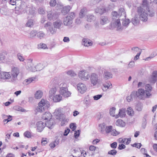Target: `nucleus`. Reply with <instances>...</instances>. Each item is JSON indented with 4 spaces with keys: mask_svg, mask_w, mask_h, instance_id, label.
<instances>
[{
    "mask_svg": "<svg viewBox=\"0 0 157 157\" xmlns=\"http://www.w3.org/2000/svg\"><path fill=\"white\" fill-rule=\"evenodd\" d=\"M112 21L111 23L112 27L117 28L118 30H122L121 27L120 20L125 18L126 14L123 8H120L117 13L116 11H113L112 13Z\"/></svg>",
    "mask_w": 157,
    "mask_h": 157,
    "instance_id": "nucleus-1",
    "label": "nucleus"
},
{
    "mask_svg": "<svg viewBox=\"0 0 157 157\" xmlns=\"http://www.w3.org/2000/svg\"><path fill=\"white\" fill-rule=\"evenodd\" d=\"M144 9L141 7L137 8V13L140 16V19L141 20L144 21H147V15L151 17H153L155 14V11L152 9H149L148 10V13L145 12Z\"/></svg>",
    "mask_w": 157,
    "mask_h": 157,
    "instance_id": "nucleus-2",
    "label": "nucleus"
},
{
    "mask_svg": "<svg viewBox=\"0 0 157 157\" xmlns=\"http://www.w3.org/2000/svg\"><path fill=\"white\" fill-rule=\"evenodd\" d=\"M90 78V83L93 86L99 84L100 82V75L95 73H91Z\"/></svg>",
    "mask_w": 157,
    "mask_h": 157,
    "instance_id": "nucleus-3",
    "label": "nucleus"
},
{
    "mask_svg": "<svg viewBox=\"0 0 157 157\" xmlns=\"http://www.w3.org/2000/svg\"><path fill=\"white\" fill-rule=\"evenodd\" d=\"M60 90L59 92L61 95L64 98H67L70 96L71 93L68 91L67 87V84L65 83H62L60 85Z\"/></svg>",
    "mask_w": 157,
    "mask_h": 157,
    "instance_id": "nucleus-4",
    "label": "nucleus"
},
{
    "mask_svg": "<svg viewBox=\"0 0 157 157\" xmlns=\"http://www.w3.org/2000/svg\"><path fill=\"white\" fill-rule=\"evenodd\" d=\"M136 92V96L140 99H143L145 97H149L151 94L148 91H146L143 89H139Z\"/></svg>",
    "mask_w": 157,
    "mask_h": 157,
    "instance_id": "nucleus-5",
    "label": "nucleus"
},
{
    "mask_svg": "<svg viewBox=\"0 0 157 157\" xmlns=\"http://www.w3.org/2000/svg\"><path fill=\"white\" fill-rule=\"evenodd\" d=\"M19 72V70L18 68L14 67L12 68L11 71V76L10 78L12 82H14L17 79V76Z\"/></svg>",
    "mask_w": 157,
    "mask_h": 157,
    "instance_id": "nucleus-6",
    "label": "nucleus"
},
{
    "mask_svg": "<svg viewBox=\"0 0 157 157\" xmlns=\"http://www.w3.org/2000/svg\"><path fill=\"white\" fill-rule=\"evenodd\" d=\"M44 27L47 31H49L52 34H55L56 33V29L54 26L53 27L52 25V23L50 22H48L45 24Z\"/></svg>",
    "mask_w": 157,
    "mask_h": 157,
    "instance_id": "nucleus-7",
    "label": "nucleus"
},
{
    "mask_svg": "<svg viewBox=\"0 0 157 157\" xmlns=\"http://www.w3.org/2000/svg\"><path fill=\"white\" fill-rule=\"evenodd\" d=\"M59 16V14L56 12L50 11L47 12V18L50 21L55 20Z\"/></svg>",
    "mask_w": 157,
    "mask_h": 157,
    "instance_id": "nucleus-8",
    "label": "nucleus"
},
{
    "mask_svg": "<svg viewBox=\"0 0 157 157\" xmlns=\"http://www.w3.org/2000/svg\"><path fill=\"white\" fill-rule=\"evenodd\" d=\"M78 76L82 80L86 81L88 80L90 78V75L85 70L80 71L78 73Z\"/></svg>",
    "mask_w": 157,
    "mask_h": 157,
    "instance_id": "nucleus-9",
    "label": "nucleus"
},
{
    "mask_svg": "<svg viewBox=\"0 0 157 157\" xmlns=\"http://www.w3.org/2000/svg\"><path fill=\"white\" fill-rule=\"evenodd\" d=\"M38 104L41 105L42 107L44 108L45 110L47 109L50 106L49 102L46 100L42 99L39 102Z\"/></svg>",
    "mask_w": 157,
    "mask_h": 157,
    "instance_id": "nucleus-10",
    "label": "nucleus"
},
{
    "mask_svg": "<svg viewBox=\"0 0 157 157\" xmlns=\"http://www.w3.org/2000/svg\"><path fill=\"white\" fill-rule=\"evenodd\" d=\"M77 88L78 91L82 94L84 93L86 90V85L82 83H79L78 84Z\"/></svg>",
    "mask_w": 157,
    "mask_h": 157,
    "instance_id": "nucleus-11",
    "label": "nucleus"
},
{
    "mask_svg": "<svg viewBox=\"0 0 157 157\" xmlns=\"http://www.w3.org/2000/svg\"><path fill=\"white\" fill-rule=\"evenodd\" d=\"M37 130L39 132H41L46 126V124L42 121H39L36 124Z\"/></svg>",
    "mask_w": 157,
    "mask_h": 157,
    "instance_id": "nucleus-12",
    "label": "nucleus"
},
{
    "mask_svg": "<svg viewBox=\"0 0 157 157\" xmlns=\"http://www.w3.org/2000/svg\"><path fill=\"white\" fill-rule=\"evenodd\" d=\"M157 79V71H153L151 75L149 78V81L151 83H155Z\"/></svg>",
    "mask_w": 157,
    "mask_h": 157,
    "instance_id": "nucleus-13",
    "label": "nucleus"
},
{
    "mask_svg": "<svg viewBox=\"0 0 157 157\" xmlns=\"http://www.w3.org/2000/svg\"><path fill=\"white\" fill-rule=\"evenodd\" d=\"M72 22L73 21L71 19H70L69 18V17H66L63 19V23L65 25L71 27L72 26L71 25L72 24Z\"/></svg>",
    "mask_w": 157,
    "mask_h": 157,
    "instance_id": "nucleus-14",
    "label": "nucleus"
},
{
    "mask_svg": "<svg viewBox=\"0 0 157 157\" xmlns=\"http://www.w3.org/2000/svg\"><path fill=\"white\" fill-rule=\"evenodd\" d=\"M109 20L106 16H101L100 18V23L101 25H104L109 23Z\"/></svg>",
    "mask_w": 157,
    "mask_h": 157,
    "instance_id": "nucleus-15",
    "label": "nucleus"
},
{
    "mask_svg": "<svg viewBox=\"0 0 157 157\" xmlns=\"http://www.w3.org/2000/svg\"><path fill=\"white\" fill-rule=\"evenodd\" d=\"M105 11V9L103 6L98 7L95 10V12L96 13H99L101 14H103Z\"/></svg>",
    "mask_w": 157,
    "mask_h": 157,
    "instance_id": "nucleus-16",
    "label": "nucleus"
},
{
    "mask_svg": "<svg viewBox=\"0 0 157 157\" xmlns=\"http://www.w3.org/2000/svg\"><path fill=\"white\" fill-rule=\"evenodd\" d=\"M52 115L51 113L48 112H46L43 114L42 118L44 120L48 121L52 119Z\"/></svg>",
    "mask_w": 157,
    "mask_h": 157,
    "instance_id": "nucleus-17",
    "label": "nucleus"
},
{
    "mask_svg": "<svg viewBox=\"0 0 157 157\" xmlns=\"http://www.w3.org/2000/svg\"><path fill=\"white\" fill-rule=\"evenodd\" d=\"M57 119L61 121V126H63L64 125L66 124L67 123V121L64 115H61V117H56Z\"/></svg>",
    "mask_w": 157,
    "mask_h": 157,
    "instance_id": "nucleus-18",
    "label": "nucleus"
},
{
    "mask_svg": "<svg viewBox=\"0 0 157 157\" xmlns=\"http://www.w3.org/2000/svg\"><path fill=\"white\" fill-rule=\"evenodd\" d=\"M53 98H51V101H53L54 102H58L60 101L62 99V97L59 94H57L54 96Z\"/></svg>",
    "mask_w": 157,
    "mask_h": 157,
    "instance_id": "nucleus-19",
    "label": "nucleus"
},
{
    "mask_svg": "<svg viewBox=\"0 0 157 157\" xmlns=\"http://www.w3.org/2000/svg\"><path fill=\"white\" fill-rule=\"evenodd\" d=\"M103 77L105 79H108L112 78V74L111 72L105 71L104 72Z\"/></svg>",
    "mask_w": 157,
    "mask_h": 157,
    "instance_id": "nucleus-20",
    "label": "nucleus"
},
{
    "mask_svg": "<svg viewBox=\"0 0 157 157\" xmlns=\"http://www.w3.org/2000/svg\"><path fill=\"white\" fill-rule=\"evenodd\" d=\"M54 26L56 29H59L62 25V22L61 20H59L53 23Z\"/></svg>",
    "mask_w": 157,
    "mask_h": 157,
    "instance_id": "nucleus-21",
    "label": "nucleus"
},
{
    "mask_svg": "<svg viewBox=\"0 0 157 157\" xmlns=\"http://www.w3.org/2000/svg\"><path fill=\"white\" fill-rule=\"evenodd\" d=\"M125 109H120L118 115H116L115 116L116 118H118L119 117H124L125 115Z\"/></svg>",
    "mask_w": 157,
    "mask_h": 157,
    "instance_id": "nucleus-22",
    "label": "nucleus"
},
{
    "mask_svg": "<svg viewBox=\"0 0 157 157\" xmlns=\"http://www.w3.org/2000/svg\"><path fill=\"white\" fill-rule=\"evenodd\" d=\"M82 44L85 46L88 47L92 45V43L87 39H83L82 40Z\"/></svg>",
    "mask_w": 157,
    "mask_h": 157,
    "instance_id": "nucleus-23",
    "label": "nucleus"
},
{
    "mask_svg": "<svg viewBox=\"0 0 157 157\" xmlns=\"http://www.w3.org/2000/svg\"><path fill=\"white\" fill-rule=\"evenodd\" d=\"M86 17L87 21L90 22L95 21L96 19V17L91 14L87 15Z\"/></svg>",
    "mask_w": 157,
    "mask_h": 157,
    "instance_id": "nucleus-24",
    "label": "nucleus"
},
{
    "mask_svg": "<svg viewBox=\"0 0 157 157\" xmlns=\"http://www.w3.org/2000/svg\"><path fill=\"white\" fill-rule=\"evenodd\" d=\"M56 92V89L55 87L51 88L49 91V98L50 99L53 98Z\"/></svg>",
    "mask_w": 157,
    "mask_h": 157,
    "instance_id": "nucleus-25",
    "label": "nucleus"
},
{
    "mask_svg": "<svg viewBox=\"0 0 157 157\" xmlns=\"http://www.w3.org/2000/svg\"><path fill=\"white\" fill-rule=\"evenodd\" d=\"M71 9V7L70 6H65L63 8V9L61 11V12L63 14L65 15L67 13L70 11Z\"/></svg>",
    "mask_w": 157,
    "mask_h": 157,
    "instance_id": "nucleus-26",
    "label": "nucleus"
},
{
    "mask_svg": "<svg viewBox=\"0 0 157 157\" xmlns=\"http://www.w3.org/2000/svg\"><path fill=\"white\" fill-rule=\"evenodd\" d=\"M43 95V92L40 90L36 91L35 94V98L36 99H39L41 98Z\"/></svg>",
    "mask_w": 157,
    "mask_h": 157,
    "instance_id": "nucleus-27",
    "label": "nucleus"
},
{
    "mask_svg": "<svg viewBox=\"0 0 157 157\" xmlns=\"http://www.w3.org/2000/svg\"><path fill=\"white\" fill-rule=\"evenodd\" d=\"M61 109H56L54 113L55 116H56V117H61V115H64L61 113Z\"/></svg>",
    "mask_w": 157,
    "mask_h": 157,
    "instance_id": "nucleus-28",
    "label": "nucleus"
},
{
    "mask_svg": "<svg viewBox=\"0 0 157 157\" xmlns=\"http://www.w3.org/2000/svg\"><path fill=\"white\" fill-rule=\"evenodd\" d=\"M45 124H46V126L49 128H51L54 124V122L53 120L51 119L50 120L47 121Z\"/></svg>",
    "mask_w": 157,
    "mask_h": 157,
    "instance_id": "nucleus-29",
    "label": "nucleus"
},
{
    "mask_svg": "<svg viewBox=\"0 0 157 157\" xmlns=\"http://www.w3.org/2000/svg\"><path fill=\"white\" fill-rule=\"evenodd\" d=\"M103 87L102 88V90L104 91H105L109 89L110 86H112V85L110 82H106L103 84Z\"/></svg>",
    "mask_w": 157,
    "mask_h": 157,
    "instance_id": "nucleus-30",
    "label": "nucleus"
},
{
    "mask_svg": "<svg viewBox=\"0 0 157 157\" xmlns=\"http://www.w3.org/2000/svg\"><path fill=\"white\" fill-rule=\"evenodd\" d=\"M139 20L137 16H136L132 19V22L135 25H137L139 23Z\"/></svg>",
    "mask_w": 157,
    "mask_h": 157,
    "instance_id": "nucleus-31",
    "label": "nucleus"
},
{
    "mask_svg": "<svg viewBox=\"0 0 157 157\" xmlns=\"http://www.w3.org/2000/svg\"><path fill=\"white\" fill-rule=\"evenodd\" d=\"M116 124L117 126L123 127L124 125V123L121 119H118L116 122Z\"/></svg>",
    "mask_w": 157,
    "mask_h": 157,
    "instance_id": "nucleus-32",
    "label": "nucleus"
},
{
    "mask_svg": "<svg viewBox=\"0 0 157 157\" xmlns=\"http://www.w3.org/2000/svg\"><path fill=\"white\" fill-rule=\"evenodd\" d=\"M106 126L104 123L101 124L99 125V130L102 133L105 132Z\"/></svg>",
    "mask_w": 157,
    "mask_h": 157,
    "instance_id": "nucleus-33",
    "label": "nucleus"
},
{
    "mask_svg": "<svg viewBox=\"0 0 157 157\" xmlns=\"http://www.w3.org/2000/svg\"><path fill=\"white\" fill-rule=\"evenodd\" d=\"M127 113L128 115L132 116L134 114V112L132 109L131 107H128L127 110Z\"/></svg>",
    "mask_w": 157,
    "mask_h": 157,
    "instance_id": "nucleus-34",
    "label": "nucleus"
},
{
    "mask_svg": "<svg viewBox=\"0 0 157 157\" xmlns=\"http://www.w3.org/2000/svg\"><path fill=\"white\" fill-rule=\"evenodd\" d=\"M122 20V24L124 26H127L130 22L129 19H126V18Z\"/></svg>",
    "mask_w": 157,
    "mask_h": 157,
    "instance_id": "nucleus-35",
    "label": "nucleus"
},
{
    "mask_svg": "<svg viewBox=\"0 0 157 157\" xmlns=\"http://www.w3.org/2000/svg\"><path fill=\"white\" fill-rule=\"evenodd\" d=\"M34 23L32 19H30L27 21L25 25L27 27H32L34 25Z\"/></svg>",
    "mask_w": 157,
    "mask_h": 157,
    "instance_id": "nucleus-36",
    "label": "nucleus"
},
{
    "mask_svg": "<svg viewBox=\"0 0 157 157\" xmlns=\"http://www.w3.org/2000/svg\"><path fill=\"white\" fill-rule=\"evenodd\" d=\"M86 9L85 8H83L80 10L79 14V17L80 18H82L83 17L85 14V10Z\"/></svg>",
    "mask_w": 157,
    "mask_h": 157,
    "instance_id": "nucleus-37",
    "label": "nucleus"
},
{
    "mask_svg": "<svg viewBox=\"0 0 157 157\" xmlns=\"http://www.w3.org/2000/svg\"><path fill=\"white\" fill-rule=\"evenodd\" d=\"M45 110L44 108L42 107L41 105L38 104V106L37 107L36 109V111L37 112H42Z\"/></svg>",
    "mask_w": 157,
    "mask_h": 157,
    "instance_id": "nucleus-38",
    "label": "nucleus"
},
{
    "mask_svg": "<svg viewBox=\"0 0 157 157\" xmlns=\"http://www.w3.org/2000/svg\"><path fill=\"white\" fill-rule=\"evenodd\" d=\"M44 66L41 63H39L36 66V68L37 71H40L43 69Z\"/></svg>",
    "mask_w": 157,
    "mask_h": 157,
    "instance_id": "nucleus-39",
    "label": "nucleus"
},
{
    "mask_svg": "<svg viewBox=\"0 0 157 157\" xmlns=\"http://www.w3.org/2000/svg\"><path fill=\"white\" fill-rule=\"evenodd\" d=\"M143 105L141 103L138 104L135 107L136 110L139 111H141Z\"/></svg>",
    "mask_w": 157,
    "mask_h": 157,
    "instance_id": "nucleus-40",
    "label": "nucleus"
},
{
    "mask_svg": "<svg viewBox=\"0 0 157 157\" xmlns=\"http://www.w3.org/2000/svg\"><path fill=\"white\" fill-rule=\"evenodd\" d=\"M112 129V127L111 126H106L105 131L107 133H109L111 132Z\"/></svg>",
    "mask_w": 157,
    "mask_h": 157,
    "instance_id": "nucleus-41",
    "label": "nucleus"
},
{
    "mask_svg": "<svg viewBox=\"0 0 157 157\" xmlns=\"http://www.w3.org/2000/svg\"><path fill=\"white\" fill-rule=\"evenodd\" d=\"M33 79L32 78H29L27 79H26L24 81V82L26 85H27L31 83L33 81Z\"/></svg>",
    "mask_w": 157,
    "mask_h": 157,
    "instance_id": "nucleus-42",
    "label": "nucleus"
},
{
    "mask_svg": "<svg viewBox=\"0 0 157 157\" xmlns=\"http://www.w3.org/2000/svg\"><path fill=\"white\" fill-rule=\"evenodd\" d=\"M146 91H148L150 93V92L152 90V88L151 85L149 84H147L145 86Z\"/></svg>",
    "mask_w": 157,
    "mask_h": 157,
    "instance_id": "nucleus-43",
    "label": "nucleus"
},
{
    "mask_svg": "<svg viewBox=\"0 0 157 157\" xmlns=\"http://www.w3.org/2000/svg\"><path fill=\"white\" fill-rule=\"evenodd\" d=\"M38 48L39 49L41 48L45 49L47 48V46L45 44L41 43L38 45Z\"/></svg>",
    "mask_w": 157,
    "mask_h": 157,
    "instance_id": "nucleus-44",
    "label": "nucleus"
},
{
    "mask_svg": "<svg viewBox=\"0 0 157 157\" xmlns=\"http://www.w3.org/2000/svg\"><path fill=\"white\" fill-rule=\"evenodd\" d=\"M38 13L40 14H44L45 13V11L44 8L40 7L38 9Z\"/></svg>",
    "mask_w": 157,
    "mask_h": 157,
    "instance_id": "nucleus-45",
    "label": "nucleus"
},
{
    "mask_svg": "<svg viewBox=\"0 0 157 157\" xmlns=\"http://www.w3.org/2000/svg\"><path fill=\"white\" fill-rule=\"evenodd\" d=\"M117 151L115 149H113L108 151V154L113 155H115L117 153Z\"/></svg>",
    "mask_w": 157,
    "mask_h": 157,
    "instance_id": "nucleus-46",
    "label": "nucleus"
},
{
    "mask_svg": "<svg viewBox=\"0 0 157 157\" xmlns=\"http://www.w3.org/2000/svg\"><path fill=\"white\" fill-rule=\"evenodd\" d=\"M115 109H116L114 107H112L110 109V114L111 116L113 117H115L116 116L114 115Z\"/></svg>",
    "mask_w": 157,
    "mask_h": 157,
    "instance_id": "nucleus-47",
    "label": "nucleus"
},
{
    "mask_svg": "<svg viewBox=\"0 0 157 157\" xmlns=\"http://www.w3.org/2000/svg\"><path fill=\"white\" fill-rule=\"evenodd\" d=\"M67 17H69V18L70 19H71L72 21L73 19L75 17V14L74 12H71L68 14Z\"/></svg>",
    "mask_w": 157,
    "mask_h": 157,
    "instance_id": "nucleus-48",
    "label": "nucleus"
},
{
    "mask_svg": "<svg viewBox=\"0 0 157 157\" xmlns=\"http://www.w3.org/2000/svg\"><path fill=\"white\" fill-rule=\"evenodd\" d=\"M67 17H69V18L70 19H71L72 21L73 19L75 17V14L74 12H71L68 14Z\"/></svg>",
    "mask_w": 157,
    "mask_h": 157,
    "instance_id": "nucleus-49",
    "label": "nucleus"
},
{
    "mask_svg": "<svg viewBox=\"0 0 157 157\" xmlns=\"http://www.w3.org/2000/svg\"><path fill=\"white\" fill-rule=\"evenodd\" d=\"M45 36V34L42 31L40 32L37 33V36H38L40 39L44 37Z\"/></svg>",
    "mask_w": 157,
    "mask_h": 157,
    "instance_id": "nucleus-50",
    "label": "nucleus"
},
{
    "mask_svg": "<svg viewBox=\"0 0 157 157\" xmlns=\"http://www.w3.org/2000/svg\"><path fill=\"white\" fill-rule=\"evenodd\" d=\"M24 135L25 137L28 138H30L31 136V133L29 132L28 131H26L25 132L24 134Z\"/></svg>",
    "mask_w": 157,
    "mask_h": 157,
    "instance_id": "nucleus-51",
    "label": "nucleus"
},
{
    "mask_svg": "<svg viewBox=\"0 0 157 157\" xmlns=\"http://www.w3.org/2000/svg\"><path fill=\"white\" fill-rule=\"evenodd\" d=\"M80 130H78L77 131H75V132L74 136L75 138H77L79 136L80 133Z\"/></svg>",
    "mask_w": 157,
    "mask_h": 157,
    "instance_id": "nucleus-52",
    "label": "nucleus"
},
{
    "mask_svg": "<svg viewBox=\"0 0 157 157\" xmlns=\"http://www.w3.org/2000/svg\"><path fill=\"white\" fill-rule=\"evenodd\" d=\"M131 146L133 147H135L138 148H140L142 146V144L140 143H135L133 144H131Z\"/></svg>",
    "mask_w": 157,
    "mask_h": 157,
    "instance_id": "nucleus-53",
    "label": "nucleus"
},
{
    "mask_svg": "<svg viewBox=\"0 0 157 157\" xmlns=\"http://www.w3.org/2000/svg\"><path fill=\"white\" fill-rule=\"evenodd\" d=\"M26 10L27 11H29V13L31 14H33L35 13V11L29 7H27Z\"/></svg>",
    "mask_w": 157,
    "mask_h": 157,
    "instance_id": "nucleus-54",
    "label": "nucleus"
},
{
    "mask_svg": "<svg viewBox=\"0 0 157 157\" xmlns=\"http://www.w3.org/2000/svg\"><path fill=\"white\" fill-rule=\"evenodd\" d=\"M67 73L68 75H70L71 77H74L76 75V74L74 73V71H68L67 72Z\"/></svg>",
    "mask_w": 157,
    "mask_h": 157,
    "instance_id": "nucleus-55",
    "label": "nucleus"
},
{
    "mask_svg": "<svg viewBox=\"0 0 157 157\" xmlns=\"http://www.w3.org/2000/svg\"><path fill=\"white\" fill-rule=\"evenodd\" d=\"M37 34V32L35 30L32 31L30 33V36L31 37H33L35 36Z\"/></svg>",
    "mask_w": 157,
    "mask_h": 157,
    "instance_id": "nucleus-56",
    "label": "nucleus"
},
{
    "mask_svg": "<svg viewBox=\"0 0 157 157\" xmlns=\"http://www.w3.org/2000/svg\"><path fill=\"white\" fill-rule=\"evenodd\" d=\"M70 128L73 131L75 130L76 128L75 123H71L70 124Z\"/></svg>",
    "mask_w": 157,
    "mask_h": 157,
    "instance_id": "nucleus-57",
    "label": "nucleus"
},
{
    "mask_svg": "<svg viewBox=\"0 0 157 157\" xmlns=\"http://www.w3.org/2000/svg\"><path fill=\"white\" fill-rule=\"evenodd\" d=\"M56 3V0H51L50 2V4L51 6H54Z\"/></svg>",
    "mask_w": 157,
    "mask_h": 157,
    "instance_id": "nucleus-58",
    "label": "nucleus"
},
{
    "mask_svg": "<svg viewBox=\"0 0 157 157\" xmlns=\"http://www.w3.org/2000/svg\"><path fill=\"white\" fill-rule=\"evenodd\" d=\"M102 97V94H98L94 96L93 98L95 100H98Z\"/></svg>",
    "mask_w": 157,
    "mask_h": 157,
    "instance_id": "nucleus-59",
    "label": "nucleus"
},
{
    "mask_svg": "<svg viewBox=\"0 0 157 157\" xmlns=\"http://www.w3.org/2000/svg\"><path fill=\"white\" fill-rule=\"evenodd\" d=\"M111 134L113 136H116L118 134V133L115 129H114L112 130Z\"/></svg>",
    "mask_w": 157,
    "mask_h": 157,
    "instance_id": "nucleus-60",
    "label": "nucleus"
},
{
    "mask_svg": "<svg viewBox=\"0 0 157 157\" xmlns=\"http://www.w3.org/2000/svg\"><path fill=\"white\" fill-rule=\"evenodd\" d=\"M33 66V64L32 61H30L28 62L27 64V66L28 67L29 69L32 68Z\"/></svg>",
    "mask_w": 157,
    "mask_h": 157,
    "instance_id": "nucleus-61",
    "label": "nucleus"
},
{
    "mask_svg": "<svg viewBox=\"0 0 157 157\" xmlns=\"http://www.w3.org/2000/svg\"><path fill=\"white\" fill-rule=\"evenodd\" d=\"M126 140H127L126 138L122 139V138H120L119 139V142L120 143L125 144Z\"/></svg>",
    "mask_w": 157,
    "mask_h": 157,
    "instance_id": "nucleus-62",
    "label": "nucleus"
},
{
    "mask_svg": "<svg viewBox=\"0 0 157 157\" xmlns=\"http://www.w3.org/2000/svg\"><path fill=\"white\" fill-rule=\"evenodd\" d=\"M117 143L116 142H114L110 144V147L113 148L115 149L117 147Z\"/></svg>",
    "mask_w": 157,
    "mask_h": 157,
    "instance_id": "nucleus-63",
    "label": "nucleus"
},
{
    "mask_svg": "<svg viewBox=\"0 0 157 157\" xmlns=\"http://www.w3.org/2000/svg\"><path fill=\"white\" fill-rule=\"evenodd\" d=\"M18 59L21 61H23L24 60V59L23 56L21 55L20 54H18L17 55Z\"/></svg>",
    "mask_w": 157,
    "mask_h": 157,
    "instance_id": "nucleus-64",
    "label": "nucleus"
}]
</instances>
